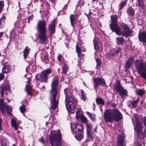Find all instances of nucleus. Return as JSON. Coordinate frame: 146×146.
I'll return each mask as SVG.
<instances>
[{"label": "nucleus", "mask_w": 146, "mask_h": 146, "mask_svg": "<svg viewBox=\"0 0 146 146\" xmlns=\"http://www.w3.org/2000/svg\"><path fill=\"white\" fill-rule=\"evenodd\" d=\"M111 106L113 108L106 109L104 114L105 122L111 123L114 121L117 122L121 120L123 118V115L118 109L115 108L116 105L112 103Z\"/></svg>", "instance_id": "1"}, {"label": "nucleus", "mask_w": 146, "mask_h": 146, "mask_svg": "<svg viewBox=\"0 0 146 146\" xmlns=\"http://www.w3.org/2000/svg\"><path fill=\"white\" fill-rule=\"evenodd\" d=\"M46 23L44 20L39 21L37 23V31L38 33L37 38L38 43L40 44H44L48 40V36L46 34Z\"/></svg>", "instance_id": "2"}, {"label": "nucleus", "mask_w": 146, "mask_h": 146, "mask_svg": "<svg viewBox=\"0 0 146 146\" xmlns=\"http://www.w3.org/2000/svg\"><path fill=\"white\" fill-rule=\"evenodd\" d=\"M119 26L113 32H114L118 35H122L127 38L133 33V31L130 29L128 25L125 23L121 22Z\"/></svg>", "instance_id": "3"}, {"label": "nucleus", "mask_w": 146, "mask_h": 146, "mask_svg": "<svg viewBox=\"0 0 146 146\" xmlns=\"http://www.w3.org/2000/svg\"><path fill=\"white\" fill-rule=\"evenodd\" d=\"M62 135L60 129L54 131L50 135L49 139L51 146H62Z\"/></svg>", "instance_id": "4"}, {"label": "nucleus", "mask_w": 146, "mask_h": 146, "mask_svg": "<svg viewBox=\"0 0 146 146\" xmlns=\"http://www.w3.org/2000/svg\"><path fill=\"white\" fill-rule=\"evenodd\" d=\"M52 70L50 68L42 70L40 74L35 76V79L37 81L47 83L49 82V78L51 77L50 75L52 73Z\"/></svg>", "instance_id": "5"}, {"label": "nucleus", "mask_w": 146, "mask_h": 146, "mask_svg": "<svg viewBox=\"0 0 146 146\" xmlns=\"http://www.w3.org/2000/svg\"><path fill=\"white\" fill-rule=\"evenodd\" d=\"M135 65L137 73L146 80V63L142 60L136 59L135 61Z\"/></svg>", "instance_id": "6"}, {"label": "nucleus", "mask_w": 146, "mask_h": 146, "mask_svg": "<svg viewBox=\"0 0 146 146\" xmlns=\"http://www.w3.org/2000/svg\"><path fill=\"white\" fill-rule=\"evenodd\" d=\"M59 83V78L58 76H55L52 78L50 86V94L58 93Z\"/></svg>", "instance_id": "7"}, {"label": "nucleus", "mask_w": 146, "mask_h": 146, "mask_svg": "<svg viewBox=\"0 0 146 146\" xmlns=\"http://www.w3.org/2000/svg\"><path fill=\"white\" fill-rule=\"evenodd\" d=\"M111 23L109 25L110 28L113 32L118 26L119 25L117 24L118 19V16L117 15H112L110 17Z\"/></svg>", "instance_id": "8"}, {"label": "nucleus", "mask_w": 146, "mask_h": 146, "mask_svg": "<svg viewBox=\"0 0 146 146\" xmlns=\"http://www.w3.org/2000/svg\"><path fill=\"white\" fill-rule=\"evenodd\" d=\"M68 101L66 102L65 105L68 109H71L72 106L73 107H75L77 103V101L76 100V98L73 95L67 98Z\"/></svg>", "instance_id": "9"}, {"label": "nucleus", "mask_w": 146, "mask_h": 146, "mask_svg": "<svg viewBox=\"0 0 146 146\" xmlns=\"http://www.w3.org/2000/svg\"><path fill=\"white\" fill-rule=\"evenodd\" d=\"M94 88H97L100 85H102L107 87L106 82L105 80L102 78H94L93 79Z\"/></svg>", "instance_id": "10"}, {"label": "nucleus", "mask_w": 146, "mask_h": 146, "mask_svg": "<svg viewBox=\"0 0 146 146\" xmlns=\"http://www.w3.org/2000/svg\"><path fill=\"white\" fill-rule=\"evenodd\" d=\"M52 97V100L51 102V108L53 110H55L57 108L58 104V100H56V98L57 96V94H50Z\"/></svg>", "instance_id": "11"}, {"label": "nucleus", "mask_w": 146, "mask_h": 146, "mask_svg": "<svg viewBox=\"0 0 146 146\" xmlns=\"http://www.w3.org/2000/svg\"><path fill=\"white\" fill-rule=\"evenodd\" d=\"M136 123L134 129L136 133L143 131V126L141 122L139 120L137 117H136Z\"/></svg>", "instance_id": "12"}, {"label": "nucleus", "mask_w": 146, "mask_h": 146, "mask_svg": "<svg viewBox=\"0 0 146 146\" xmlns=\"http://www.w3.org/2000/svg\"><path fill=\"white\" fill-rule=\"evenodd\" d=\"M125 136L123 134L119 135L117 138V146H126V142L125 139Z\"/></svg>", "instance_id": "13"}, {"label": "nucleus", "mask_w": 146, "mask_h": 146, "mask_svg": "<svg viewBox=\"0 0 146 146\" xmlns=\"http://www.w3.org/2000/svg\"><path fill=\"white\" fill-rule=\"evenodd\" d=\"M79 15L78 14H72L69 17L70 22L71 26L74 28L75 24L77 23V21L78 19Z\"/></svg>", "instance_id": "14"}, {"label": "nucleus", "mask_w": 146, "mask_h": 146, "mask_svg": "<svg viewBox=\"0 0 146 146\" xmlns=\"http://www.w3.org/2000/svg\"><path fill=\"white\" fill-rule=\"evenodd\" d=\"M56 24V20L54 19L49 24L48 30L50 32V35L54 34L55 33V27Z\"/></svg>", "instance_id": "15"}, {"label": "nucleus", "mask_w": 146, "mask_h": 146, "mask_svg": "<svg viewBox=\"0 0 146 146\" xmlns=\"http://www.w3.org/2000/svg\"><path fill=\"white\" fill-rule=\"evenodd\" d=\"M122 50V49L119 47L117 49L114 48L110 51V53L108 54V58H111L114 57L115 56Z\"/></svg>", "instance_id": "16"}, {"label": "nucleus", "mask_w": 146, "mask_h": 146, "mask_svg": "<svg viewBox=\"0 0 146 146\" xmlns=\"http://www.w3.org/2000/svg\"><path fill=\"white\" fill-rule=\"evenodd\" d=\"M134 60V58L133 57H130L129 59L126 61L125 65V71L126 72L129 69L133 63Z\"/></svg>", "instance_id": "17"}, {"label": "nucleus", "mask_w": 146, "mask_h": 146, "mask_svg": "<svg viewBox=\"0 0 146 146\" xmlns=\"http://www.w3.org/2000/svg\"><path fill=\"white\" fill-rule=\"evenodd\" d=\"M12 67L11 65L8 62H5L3 65L2 68V72L4 74L9 73L12 70Z\"/></svg>", "instance_id": "18"}, {"label": "nucleus", "mask_w": 146, "mask_h": 146, "mask_svg": "<svg viewBox=\"0 0 146 146\" xmlns=\"http://www.w3.org/2000/svg\"><path fill=\"white\" fill-rule=\"evenodd\" d=\"M138 38L140 42L146 43V31L140 32L138 35Z\"/></svg>", "instance_id": "19"}, {"label": "nucleus", "mask_w": 146, "mask_h": 146, "mask_svg": "<svg viewBox=\"0 0 146 146\" xmlns=\"http://www.w3.org/2000/svg\"><path fill=\"white\" fill-rule=\"evenodd\" d=\"M72 132L73 133V134L74 133L83 132L82 125L79 124H77L75 125L73 129H72Z\"/></svg>", "instance_id": "20"}, {"label": "nucleus", "mask_w": 146, "mask_h": 146, "mask_svg": "<svg viewBox=\"0 0 146 146\" xmlns=\"http://www.w3.org/2000/svg\"><path fill=\"white\" fill-rule=\"evenodd\" d=\"M116 92L119 93V95L122 99H124V97L126 96H127L128 95V92L127 90L124 89L123 87L116 91Z\"/></svg>", "instance_id": "21"}, {"label": "nucleus", "mask_w": 146, "mask_h": 146, "mask_svg": "<svg viewBox=\"0 0 146 146\" xmlns=\"http://www.w3.org/2000/svg\"><path fill=\"white\" fill-rule=\"evenodd\" d=\"M25 90L27 95L30 96L29 98L31 99L33 94L32 92V87L29 84L26 85Z\"/></svg>", "instance_id": "22"}, {"label": "nucleus", "mask_w": 146, "mask_h": 146, "mask_svg": "<svg viewBox=\"0 0 146 146\" xmlns=\"http://www.w3.org/2000/svg\"><path fill=\"white\" fill-rule=\"evenodd\" d=\"M76 52L78 55V57L81 59L83 58L84 56V54H82V50L80 48L77 44L76 46Z\"/></svg>", "instance_id": "23"}, {"label": "nucleus", "mask_w": 146, "mask_h": 146, "mask_svg": "<svg viewBox=\"0 0 146 146\" xmlns=\"http://www.w3.org/2000/svg\"><path fill=\"white\" fill-rule=\"evenodd\" d=\"M64 92L65 95V101H67V98L73 95L72 94L73 93L72 91L69 88H67L64 90Z\"/></svg>", "instance_id": "24"}, {"label": "nucleus", "mask_w": 146, "mask_h": 146, "mask_svg": "<svg viewBox=\"0 0 146 146\" xmlns=\"http://www.w3.org/2000/svg\"><path fill=\"white\" fill-rule=\"evenodd\" d=\"M140 131L137 133V137L140 139H143L146 137V130L144 129V131Z\"/></svg>", "instance_id": "25"}, {"label": "nucleus", "mask_w": 146, "mask_h": 146, "mask_svg": "<svg viewBox=\"0 0 146 146\" xmlns=\"http://www.w3.org/2000/svg\"><path fill=\"white\" fill-rule=\"evenodd\" d=\"M1 141L0 140V142L1 143V146H8L9 145L8 143L7 139L3 137H1Z\"/></svg>", "instance_id": "26"}, {"label": "nucleus", "mask_w": 146, "mask_h": 146, "mask_svg": "<svg viewBox=\"0 0 146 146\" xmlns=\"http://www.w3.org/2000/svg\"><path fill=\"white\" fill-rule=\"evenodd\" d=\"M30 48H29L28 46H26L24 49L23 52V57L25 59H26L29 54Z\"/></svg>", "instance_id": "27"}, {"label": "nucleus", "mask_w": 146, "mask_h": 146, "mask_svg": "<svg viewBox=\"0 0 146 146\" xmlns=\"http://www.w3.org/2000/svg\"><path fill=\"white\" fill-rule=\"evenodd\" d=\"M87 138L88 139L90 140H93L95 136V134L91 131H87Z\"/></svg>", "instance_id": "28"}, {"label": "nucleus", "mask_w": 146, "mask_h": 146, "mask_svg": "<svg viewBox=\"0 0 146 146\" xmlns=\"http://www.w3.org/2000/svg\"><path fill=\"white\" fill-rule=\"evenodd\" d=\"M114 89L115 90L116 92L123 88L121 84L120 81L119 80H116L115 85H114Z\"/></svg>", "instance_id": "29"}, {"label": "nucleus", "mask_w": 146, "mask_h": 146, "mask_svg": "<svg viewBox=\"0 0 146 146\" xmlns=\"http://www.w3.org/2000/svg\"><path fill=\"white\" fill-rule=\"evenodd\" d=\"M116 43L119 45L123 44L124 42V39L122 37H117L116 39Z\"/></svg>", "instance_id": "30"}, {"label": "nucleus", "mask_w": 146, "mask_h": 146, "mask_svg": "<svg viewBox=\"0 0 146 146\" xmlns=\"http://www.w3.org/2000/svg\"><path fill=\"white\" fill-rule=\"evenodd\" d=\"M75 134L74 136L76 139L78 141L81 140L83 137L84 132H81L80 133H74Z\"/></svg>", "instance_id": "31"}, {"label": "nucleus", "mask_w": 146, "mask_h": 146, "mask_svg": "<svg viewBox=\"0 0 146 146\" xmlns=\"http://www.w3.org/2000/svg\"><path fill=\"white\" fill-rule=\"evenodd\" d=\"M86 114L88 115L89 118L92 121H96V117L95 114H92V113H90L88 111H86Z\"/></svg>", "instance_id": "32"}, {"label": "nucleus", "mask_w": 146, "mask_h": 146, "mask_svg": "<svg viewBox=\"0 0 146 146\" xmlns=\"http://www.w3.org/2000/svg\"><path fill=\"white\" fill-rule=\"evenodd\" d=\"M127 0H125L122 1L120 3L119 5V10L120 11L122 10L127 3Z\"/></svg>", "instance_id": "33"}, {"label": "nucleus", "mask_w": 146, "mask_h": 146, "mask_svg": "<svg viewBox=\"0 0 146 146\" xmlns=\"http://www.w3.org/2000/svg\"><path fill=\"white\" fill-rule=\"evenodd\" d=\"M80 91L81 93V99L82 100H83V101L85 102L87 99L86 94L82 89H80Z\"/></svg>", "instance_id": "34"}, {"label": "nucleus", "mask_w": 146, "mask_h": 146, "mask_svg": "<svg viewBox=\"0 0 146 146\" xmlns=\"http://www.w3.org/2000/svg\"><path fill=\"white\" fill-rule=\"evenodd\" d=\"M96 102L98 105H104L105 104V102L103 99L101 98H96Z\"/></svg>", "instance_id": "35"}, {"label": "nucleus", "mask_w": 146, "mask_h": 146, "mask_svg": "<svg viewBox=\"0 0 146 146\" xmlns=\"http://www.w3.org/2000/svg\"><path fill=\"white\" fill-rule=\"evenodd\" d=\"M94 45V49L98 51L99 49V42L96 40H93Z\"/></svg>", "instance_id": "36"}, {"label": "nucleus", "mask_w": 146, "mask_h": 146, "mask_svg": "<svg viewBox=\"0 0 146 146\" xmlns=\"http://www.w3.org/2000/svg\"><path fill=\"white\" fill-rule=\"evenodd\" d=\"M57 58L58 61L60 63H61L62 61L64 62L65 61V59L64 57L62 55L58 54L57 56Z\"/></svg>", "instance_id": "37"}, {"label": "nucleus", "mask_w": 146, "mask_h": 146, "mask_svg": "<svg viewBox=\"0 0 146 146\" xmlns=\"http://www.w3.org/2000/svg\"><path fill=\"white\" fill-rule=\"evenodd\" d=\"M48 56L49 55L48 54L44 55V58L42 60V61L44 63L46 64L48 63L49 61Z\"/></svg>", "instance_id": "38"}, {"label": "nucleus", "mask_w": 146, "mask_h": 146, "mask_svg": "<svg viewBox=\"0 0 146 146\" xmlns=\"http://www.w3.org/2000/svg\"><path fill=\"white\" fill-rule=\"evenodd\" d=\"M11 123L12 126L14 127L15 130H17L18 129V127L15 120L14 119H12L11 120Z\"/></svg>", "instance_id": "39"}, {"label": "nucleus", "mask_w": 146, "mask_h": 146, "mask_svg": "<svg viewBox=\"0 0 146 146\" xmlns=\"http://www.w3.org/2000/svg\"><path fill=\"white\" fill-rule=\"evenodd\" d=\"M62 73L65 74H66L67 70L68 69L67 66V65L64 63L63 66L62 68Z\"/></svg>", "instance_id": "40"}, {"label": "nucleus", "mask_w": 146, "mask_h": 146, "mask_svg": "<svg viewBox=\"0 0 146 146\" xmlns=\"http://www.w3.org/2000/svg\"><path fill=\"white\" fill-rule=\"evenodd\" d=\"M86 131H91L92 128V124L89 122H88L86 124Z\"/></svg>", "instance_id": "41"}, {"label": "nucleus", "mask_w": 146, "mask_h": 146, "mask_svg": "<svg viewBox=\"0 0 146 146\" xmlns=\"http://www.w3.org/2000/svg\"><path fill=\"white\" fill-rule=\"evenodd\" d=\"M128 13H129L131 15L133 16L135 15V11L132 7H129L128 9Z\"/></svg>", "instance_id": "42"}, {"label": "nucleus", "mask_w": 146, "mask_h": 146, "mask_svg": "<svg viewBox=\"0 0 146 146\" xmlns=\"http://www.w3.org/2000/svg\"><path fill=\"white\" fill-rule=\"evenodd\" d=\"M81 120L82 122L83 123H85L86 124L88 122L87 119L84 115H83L81 117Z\"/></svg>", "instance_id": "43"}, {"label": "nucleus", "mask_w": 146, "mask_h": 146, "mask_svg": "<svg viewBox=\"0 0 146 146\" xmlns=\"http://www.w3.org/2000/svg\"><path fill=\"white\" fill-rule=\"evenodd\" d=\"M10 107V106H9L8 105H6L5 107L7 113V114L9 115L11 114V113L12 111V110L9 108V107Z\"/></svg>", "instance_id": "44"}, {"label": "nucleus", "mask_w": 146, "mask_h": 146, "mask_svg": "<svg viewBox=\"0 0 146 146\" xmlns=\"http://www.w3.org/2000/svg\"><path fill=\"white\" fill-rule=\"evenodd\" d=\"M139 6H140L142 8L144 7V0H137Z\"/></svg>", "instance_id": "45"}, {"label": "nucleus", "mask_w": 146, "mask_h": 146, "mask_svg": "<svg viewBox=\"0 0 146 146\" xmlns=\"http://www.w3.org/2000/svg\"><path fill=\"white\" fill-rule=\"evenodd\" d=\"M26 106L23 104L20 108V110L21 112L22 113H24L26 111Z\"/></svg>", "instance_id": "46"}, {"label": "nucleus", "mask_w": 146, "mask_h": 146, "mask_svg": "<svg viewBox=\"0 0 146 146\" xmlns=\"http://www.w3.org/2000/svg\"><path fill=\"white\" fill-rule=\"evenodd\" d=\"M5 103L4 102V100L1 99H0V109L1 108H5Z\"/></svg>", "instance_id": "47"}, {"label": "nucleus", "mask_w": 146, "mask_h": 146, "mask_svg": "<svg viewBox=\"0 0 146 146\" xmlns=\"http://www.w3.org/2000/svg\"><path fill=\"white\" fill-rule=\"evenodd\" d=\"M139 99L137 98L135 100H134L132 102V107H131V108H135L137 106V104L138 102Z\"/></svg>", "instance_id": "48"}, {"label": "nucleus", "mask_w": 146, "mask_h": 146, "mask_svg": "<svg viewBox=\"0 0 146 146\" xmlns=\"http://www.w3.org/2000/svg\"><path fill=\"white\" fill-rule=\"evenodd\" d=\"M144 92L143 90H142L141 89L139 90L137 93V95H139L140 96H142L144 94Z\"/></svg>", "instance_id": "49"}, {"label": "nucleus", "mask_w": 146, "mask_h": 146, "mask_svg": "<svg viewBox=\"0 0 146 146\" xmlns=\"http://www.w3.org/2000/svg\"><path fill=\"white\" fill-rule=\"evenodd\" d=\"M96 61L97 63L96 66H100L102 64V61L99 58H96Z\"/></svg>", "instance_id": "50"}, {"label": "nucleus", "mask_w": 146, "mask_h": 146, "mask_svg": "<svg viewBox=\"0 0 146 146\" xmlns=\"http://www.w3.org/2000/svg\"><path fill=\"white\" fill-rule=\"evenodd\" d=\"M5 21H1L0 20V29L3 28L5 26Z\"/></svg>", "instance_id": "51"}, {"label": "nucleus", "mask_w": 146, "mask_h": 146, "mask_svg": "<svg viewBox=\"0 0 146 146\" xmlns=\"http://www.w3.org/2000/svg\"><path fill=\"white\" fill-rule=\"evenodd\" d=\"M3 74L2 72L0 73V81L3 80L5 78V76Z\"/></svg>", "instance_id": "52"}, {"label": "nucleus", "mask_w": 146, "mask_h": 146, "mask_svg": "<svg viewBox=\"0 0 146 146\" xmlns=\"http://www.w3.org/2000/svg\"><path fill=\"white\" fill-rule=\"evenodd\" d=\"M143 121V125L145 126V127L146 128V116L144 117L142 119V121Z\"/></svg>", "instance_id": "53"}, {"label": "nucleus", "mask_w": 146, "mask_h": 146, "mask_svg": "<svg viewBox=\"0 0 146 146\" xmlns=\"http://www.w3.org/2000/svg\"><path fill=\"white\" fill-rule=\"evenodd\" d=\"M127 106L131 108L132 107V103L131 101H129L127 103Z\"/></svg>", "instance_id": "54"}, {"label": "nucleus", "mask_w": 146, "mask_h": 146, "mask_svg": "<svg viewBox=\"0 0 146 146\" xmlns=\"http://www.w3.org/2000/svg\"><path fill=\"white\" fill-rule=\"evenodd\" d=\"M1 90L4 92L5 90H7V87L5 86H3L1 87Z\"/></svg>", "instance_id": "55"}, {"label": "nucleus", "mask_w": 146, "mask_h": 146, "mask_svg": "<svg viewBox=\"0 0 146 146\" xmlns=\"http://www.w3.org/2000/svg\"><path fill=\"white\" fill-rule=\"evenodd\" d=\"M138 23L140 25H142L143 24V20L141 19H139L138 21Z\"/></svg>", "instance_id": "56"}, {"label": "nucleus", "mask_w": 146, "mask_h": 146, "mask_svg": "<svg viewBox=\"0 0 146 146\" xmlns=\"http://www.w3.org/2000/svg\"><path fill=\"white\" fill-rule=\"evenodd\" d=\"M38 140L39 142H41L43 143H44V138L42 137H41Z\"/></svg>", "instance_id": "57"}, {"label": "nucleus", "mask_w": 146, "mask_h": 146, "mask_svg": "<svg viewBox=\"0 0 146 146\" xmlns=\"http://www.w3.org/2000/svg\"><path fill=\"white\" fill-rule=\"evenodd\" d=\"M5 108H1V109H0L1 110V112L3 114H5L6 113L4 110Z\"/></svg>", "instance_id": "58"}, {"label": "nucleus", "mask_w": 146, "mask_h": 146, "mask_svg": "<svg viewBox=\"0 0 146 146\" xmlns=\"http://www.w3.org/2000/svg\"><path fill=\"white\" fill-rule=\"evenodd\" d=\"M2 123V119L0 118V132H1L2 130V128L1 127Z\"/></svg>", "instance_id": "59"}, {"label": "nucleus", "mask_w": 146, "mask_h": 146, "mask_svg": "<svg viewBox=\"0 0 146 146\" xmlns=\"http://www.w3.org/2000/svg\"><path fill=\"white\" fill-rule=\"evenodd\" d=\"M34 17V16L33 15H31V16H29L28 17V19H29L31 21V20H33Z\"/></svg>", "instance_id": "60"}, {"label": "nucleus", "mask_w": 146, "mask_h": 146, "mask_svg": "<svg viewBox=\"0 0 146 146\" xmlns=\"http://www.w3.org/2000/svg\"><path fill=\"white\" fill-rule=\"evenodd\" d=\"M6 19V17L5 16H4V15L1 18L0 20L1 21H4V20Z\"/></svg>", "instance_id": "61"}, {"label": "nucleus", "mask_w": 146, "mask_h": 146, "mask_svg": "<svg viewBox=\"0 0 146 146\" xmlns=\"http://www.w3.org/2000/svg\"><path fill=\"white\" fill-rule=\"evenodd\" d=\"M26 78L27 79V83H29L31 80V78L29 77L28 78Z\"/></svg>", "instance_id": "62"}, {"label": "nucleus", "mask_w": 146, "mask_h": 146, "mask_svg": "<svg viewBox=\"0 0 146 146\" xmlns=\"http://www.w3.org/2000/svg\"><path fill=\"white\" fill-rule=\"evenodd\" d=\"M46 4V6L48 7H50V5L49 4V3H48V2L47 1H45V4Z\"/></svg>", "instance_id": "63"}, {"label": "nucleus", "mask_w": 146, "mask_h": 146, "mask_svg": "<svg viewBox=\"0 0 146 146\" xmlns=\"http://www.w3.org/2000/svg\"><path fill=\"white\" fill-rule=\"evenodd\" d=\"M1 97H3L4 95V92L1 90Z\"/></svg>", "instance_id": "64"}]
</instances>
